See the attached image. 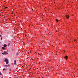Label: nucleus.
Listing matches in <instances>:
<instances>
[{"mask_svg": "<svg viewBox=\"0 0 78 78\" xmlns=\"http://www.w3.org/2000/svg\"><path fill=\"white\" fill-rule=\"evenodd\" d=\"M4 61L6 62V64H9V61L7 59H6Z\"/></svg>", "mask_w": 78, "mask_h": 78, "instance_id": "obj_1", "label": "nucleus"}, {"mask_svg": "<svg viewBox=\"0 0 78 78\" xmlns=\"http://www.w3.org/2000/svg\"><path fill=\"white\" fill-rule=\"evenodd\" d=\"M2 55H8V53L6 51H4L3 53H2Z\"/></svg>", "mask_w": 78, "mask_h": 78, "instance_id": "obj_2", "label": "nucleus"}, {"mask_svg": "<svg viewBox=\"0 0 78 78\" xmlns=\"http://www.w3.org/2000/svg\"><path fill=\"white\" fill-rule=\"evenodd\" d=\"M10 66V65H5L4 66V67H9Z\"/></svg>", "mask_w": 78, "mask_h": 78, "instance_id": "obj_3", "label": "nucleus"}, {"mask_svg": "<svg viewBox=\"0 0 78 78\" xmlns=\"http://www.w3.org/2000/svg\"><path fill=\"white\" fill-rule=\"evenodd\" d=\"M64 58L65 59H67L68 58V56H67L66 55L65 57Z\"/></svg>", "mask_w": 78, "mask_h": 78, "instance_id": "obj_4", "label": "nucleus"}, {"mask_svg": "<svg viewBox=\"0 0 78 78\" xmlns=\"http://www.w3.org/2000/svg\"><path fill=\"white\" fill-rule=\"evenodd\" d=\"M3 47H7V45H6V44H4V45H3Z\"/></svg>", "mask_w": 78, "mask_h": 78, "instance_id": "obj_5", "label": "nucleus"}, {"mask_svg": "<svg viewBox=\"0 0 78 78\" xmlns=\"http://www.w3.org/2000/svg\"><path fill=\"white\" fill-rule=\"evenodd\" d=\"M14 65H16V60H14Z\"/></svg>", "mask_w": 78, "mask_h": 78, "instance_id": "obj_6", "label": "nucleus"}, {"mask_svg": "<svg viewBox=\"0 0 78 78\" xmlns=\"http://www.w3.org/2000/svg\"><path fill=\"white\" fill-rule=\"evenodd\" d=\"M66 17L67 18V19H69V16L68 15H66Z\"/></svg>", "mask_w": 78, "mask_h": 78, "instance_id": "obj_7", "label": "nucleus"}, {"mask_svg": "<svg viewBox=\"0 0 78 78\" xmlns=\"http://www.w3.org/2000/svg\"><path fill=\"white\" fill-rule=\"evenodd\" d=\"M2 49H3V50H5V49H6V48H5L4 47H3L2 48Z\"/></svg>", "mask_w": 78, "mask_h": 78, "instance_id": "obj_8", "label": "nucleus"}, {"mask_svg": "<svg viewBox=\"0 0 78 78\" xmlns=\"http://www.w3.org/2000/svg\"><path fill=\"white\" fill-rule=\"evenodd\" d=\"M16 55H17V56L18 55H19V53H16Z\"/></svg>", "mask_w": 78, "mask_h": 78, "instance_id": "obj_9", "label": "nucleus"}, {"mask_svg": "<svg viewBox=\"0 0 78 78\" xmlns=\"http://www.w3.org/2000/svg\"><path fill=\"white\" fill-rule=\"evenodd\" d=\"M9 45H10V43H9L8 44V45L9 46Z\"/></svg>", "mask_w": 78, "mask_h": 78, "instance_id": "obj_10", "label": "nucleus"}, {"mask_svg": "<svg viewBox=\"0 0 78 78\" xmlns=\"http://www.w3.org/2000/svg\"><path fill=\"white\" fill-rule=\"evenodd\" d=\"M0 75H2V73L0 72Z\"/></svg>", "mask_w": 78, "mask_h": 78, "instance_id": "obj_11", "label": "nucleus"}, {"mask_svg": "<svg viewBox=\"0 0 78 78\" xmlns=\"http://www.w3.org/2000/svg\"><path fill=\"white\" fill-rule=\"evenodd\" d=\"M56 21H57V22H58V20H56Z\"/></svg>", "mask_w": 78, "mask_h": 78, "instance_id": "obj_12", "label": "nucleus"}, {"mask_svg": "<svg viewBox=\"0 0 78 78\" xmlns=\"http://www.w3.org/2000/svg\"><path fill=\"white\" fill-rule=\"evenodd\" d=\"M2 36L1 35H0V37H2Z\"/></svg>", "mask_w": 78, "mask_h": 78, "instance_id": "obj_13", "label": "nucleus"}, {"mask_svg": "<svg viewBox=\"0 0 78 78\" xmlns=\"http://www.w3.org/2000/svg\"><path fill=\"white\" fill-rule=\"evenodd\" d=\"M3 70L4 71V70H5V69H3Z\"/></svg>", "mask_w": 78, "mask_h": 78, "instance_id": "obj_14", "label": "nucleus"}, {"mask_svg": "<svg viewBox=\"0 0 78 78\" xmlns=\"http://www.w3.org/2000/svg\"><path fill=\"white\" fill-rule=\"evenodd\" d=\"M10 71H12V70L11 69H10Z\"/></svg>", "mask_w": 78, "mask_h": 78, "instance_id": "obj_15", "label": "nucleus"}, {"mask_svg": "<svg viewBox=\"0 0 78 78\" xmlns=\"http://www.w3.org/2000/svg\"><path fill=\"white\" fill-rule=\"evenodd\" d=\"M74 41H75V42H76V40H74Z\"/></svg>", "mask_w": 78, "mask_h": 78, "instance_id": "obj_16", "label": "nucleus"}, {"mask_svg": "<svg viewBox=\"0 0 78 78\" xmlns=\"http://www.w3.org/2000/svg\"><path fill=\"white\" fill-rule=\"evenodd\" d=\"M2 37L1 38V40H2Z\"/></svg>", "mask_w": 78, "mask_h": 78, "instance_id": "obj_17", "label": "nucleus"}, {"mask_svg": "<svg viewBox=\"0 0 78 78\" xmlns=\"http://www.w3.org/2000/svg\"><path fill=\"white\" fill-rule=\"evenodd\" d=\"M5 8H7V7H5Z\"/></svg>", "mask_w": 78, "mask_h": 78, "instance_id": "obj_18", "label": "nucleus"}, {"mask_svg": "<svg viewBox=\"0 0 78 78\" xmlns=\"http://www.w3.org/2000/svg\"><path fill=\"white\" fill-rule=\"evenodd\" d=\"M56 55H57V54H56Z\"/></svg>", "mask_w": 78, "mask_h": 78, "instance_id": "obj_19", "label": "nucleus"}]
</instances>
